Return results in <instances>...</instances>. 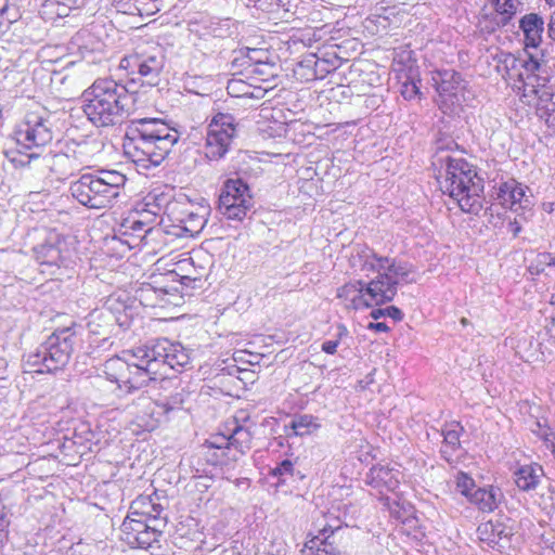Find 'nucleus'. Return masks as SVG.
Segmentation results:
<instances>
[{
	"mask_svg": "<svg viewBox=\"0 0 555 555\" xmlns=\"http://www.w3.org/2000/svg\"><path fill=\"white\" fill-rule=\"evenodd\" d=\"M191 364L190 350L178 341L162 337L151 339L132 350L129 363V382L124 385L129 393L139 391L138 404L149 405L151 398L140 388L158 377H167L168 370L182 372Z\"/></svg>",
	"mask_w": 555,
	"mask_h": 555,
	"instance_id": "1",
	"label": "nucleus"
},
{
	"mask_svg": "<svg viewBox=\"0 0 555 555\" xmlns=\"http://www.w3.org/2000/svg\"><path fill=\"white\" fill-rule=\"evenodd\" d=\"M180 140V132L160 118L133 119L126 128L124 152L137 170L158 167Z\"/></svg>",
	"mask_w": 555,
	"mask_h": 555,
	"instance_id": "2",
	"label": "nucleus"
},
{
	"mask_svg": "<svg viewBox=\"0 0 555 555\" xmlns=\"http://www.w3.org/2000/svg\"><path fill=\"white\" fill-rule=\"evenodd\" d=\"M135 78L126 82L113 78H98L82 93V111L89 121L98 127L121 124L134 102Z\"/></svg>",
	"mask_w": 555,
	"mask_h": 555,
	"instance_id": "3",
	"label": "nucleus"
},
{
	"mask_svg": "<svg viewBox=\"0 0 555 555\" xmlns=\"http://www.w3.org/2000/svg\"><path fill=\"white\" fill-rule=\"evenodd\" d=\"M439 184L444 194L456 202L463 212L478 215L483 208V179L464 158L438 155Z\"/></svg>",
	"mask_w": 555,
	"mask_h": 555,
	"instance_id": "4",
	"label": "nucleus"
},
{
	"mask_svg": "<svg viewBox=\"0 0 555 555\" xmlns=\"http://www.w3.org/2000/svg\"><path fill=\"white\" fill-rule=\"evenodd\" d=\"M83 335L85 327L79 324L54 330L26 357L25 372L50 374L63 370L69 363L73 353L82 346Z\"/></svg>",
	"mask_w": 555,
	"mask_h": 555,
	"instance_id": "5",
	"label": "nucleus"
},
{
	"mask_svg": "<svg viewBox=\"0 0 555 555\" xmlns=\"http://www.w3.org/2000/svg\"><path fill=\"white\" fill-rule=\"evenodd\" d=\"M127 178L117 170L98 169L70 183L72 196L89 209L113 207L124 193Z\"/></svg>",
	"mask_w": 555,
	"mask_h": 555,
	"instance_id": "6",
	"label": "nucleus"
},
{
	"mask_svg": "<svg viewBox=\"0 0 555 555\" xmlns=\"http://www.w3.org/2000/svg\"><path fill=\"white\" fill-rule=\"evenodd\" d=\"M55 124V114L44 108L27 113L14 132L21 156L18 159L12 158V162L26 166L40 157L43 147L54 138Z\"/></svg>",
	"mask_w": 555,
	"mask_h": 555,
	"instance_id": "7",
	"label": "nucleus"
},
{
	"mask_svg": "<svg viewBox=\"0 0 555 555\" xmlns=\"http://www.w3.org/2000/svg\"><path fill=\"white\" fill-rule=\"evenodd\" d=\"M166 63L165 50L159 44L138 47L133 52L124 55L119 61V69L125 70L128 80L135 78V85L154 87Z\"/></svg>",
	"mask_w": 555,
	"mask_h": 555,
	"instance_id": "8",
	"label": "nucleus"
},
{
	"mask_svg": "<svg viewBox=\"0 0 555 555\" xmlns=\"http://www.w3.org/2000/svg\"><path fill=\"white\" fill-rule=\"evenodd\" d=\"M414 267L412 263L397 258L387 257L380 275H376L369 282L366 294L371 296L375 306H380L393 300L400 283H414Z\"/></svg>",
	"mask_w": 555,
	"mask_h": 555,
	"instance_id": "9",
	"label": "nucleus"
},
{
	"mask_svg": "<svg viewBox=\"0 0 555 555\" xmlns=\"http://www.w3.org/2000/svg\"><path fill=\"white\" fill-rule=\"evenodd\" d=\"M34 257L42 267V272L56 274L75 266V251L70 244L60 234L50 233L44 242L34 246Z\"/></svg>",
	"mask_w": 555,
	"mask_h": 555,
	"instance_id": "10",
	"label": "nucleus"
},
{
	"mask_svg": "<svg viewBox=\"0 0 555 555\" xmlns=\"http://www.w3.org/2000/svg\"><path fill=\"white\" fill-rule=\"evenodd\" d=\"M253 206V197L248 184L241 178L224 182L218 201L220 214L234 221H242Z\"/></svg>",
	"mask_w": 555,
	"mask_h": 555,
	"instance_id": "11",
	"label": "nucleus"
},
{
	"mask_svg": "<svg viewBox=\"0 0 555 555\" xmlns=\"http://www.w3.org/2000/svg\"><path fill=\"white\" fill-rule=\"evenodd\" d=\"M236 134L235 117L228 113H218L210 120L205 143V155L209 160H219L229 152Z\"/></svg>",
	"mask_w": 555,
	"mask_h": 555,
	"instance_id": "12",
	"label": "nucleus"
},
{
	"mask_svg": "<svg viewBox=\"0 0 555 555\" xmlns=\"http://www.w3.org/2000/svg\"><path fill=\"white\" fill-rule=\"evenodd\" d=\"M348 531L347 526H343L339 520L335 524H325L318 534L310 539L307 547L309 555H341L343 539Z\"/></svg>",
	"mask_w": 555,
	"mask_h": 555,
	"instance_id": "13",
	"label": "nucleus"
},
{
	"mask_svg": "<svg viewBox=\"0 0 555 555\" xmlns=\"http://www.w3.org/2000/svg\"><path fill=\"white\" fill-rule=\"evenodd\" d=\"M431 82L441 104H461L462 92L466 87L461 73L454 69H437L431 72Z\"/></svg>",
	"mask_w": 555,
	"mask_h": 555,
	"instance_id": "14",
	"label": "nucleus"
},
{
	"mask_svg": "<svg viewBox=\"0 0 555 555\" xmlns=\"http://www.w3.org/2000/svg\"><path fill=\"white\" fill-rule=\"evenodd\" d=\"M507 517H498L481 522L477 527V535L480 542L488 547L503 550L509 545L511 538L514 534L513 528L507 524Z\"/></svg>",
	"mask_w": 555,
	"mask_h": 555,
	"instance_id": "15",
	"label": "nucleus"
},
{
	"mask_svg": "<svg viewBox=\"0 0 555 555\" xmlns=\"http://www.w3.org/2000/svg\"><path fill=\"white\" fill-rule=\"evenodd\" d=\"M177 288L165 283V276L160 275L152 282H143L134 291V299L143 307L155 308L171 304L168 296L175 295Z\"/></svg>",
	"mask_w": 555,
	"mask_h": 555,
	"instance_id": "16",
	"label": "nucleus"
},
{
	"mask_svg": "<svg viewBox=\"0 0 555 555\" xmlns=\"http://www.w3.org/2000/svg\"><path fill=\"white\" fill-rule=\"evenodd\" d=\"M402 478V473L397 465L377 464L370 468L366 474V483L378 491L380 494L385 492H395Z\"/></svg>",
	"mask_w": 555,
	"mask_h": 555,
	"instance_id": "17",
	"label": "nucleus"
},
{
	"mask_svg": "<svg viewBox=\"0 0 555 555\" xmlns=\"http://www.w3.org/2000/svg\"><path fill=\"white\" fill-rule=\"evenodd\" d=\"M495 199L504 208L515 212L530 206V201L526 196V188L515 179H508L499 184Z\"/></svg>",
	"mask_w": 555,
	"mask_h": 555,
	"instance_id": "18",
	"label": "nucleus"
},
{
	"mask_svg": "<svg viewBox=\"0 0 555 555\" xmlns=\"http://www.w3.org/2000/svg\"><path fill=\"white\" fill-rule=\"evenodd\" d=\"M539 79L530 78L527 91L534 93L537 113L540 118L545 119L550 128L555 130V87L552 85L546 89H533L539 87Z\"/></svg>",
	"mask_w": 555,
	"mask_h": 555,
	"instance_id": "19",
	"label": "nucleus"
},
{
	"mask_svg": "<svg viewBox=\"0 0 555 555\" xmlns=\"http://www.w3.org/2000/svg\"><path fill=\"white\" fill-rule=\"evenodd\" d=\"M70 44L88 63L100 62L103 56L104 43L88 30L78 31Z\"/></svg>",
	"mask_w": 555,
	"mask_h": 555,
	"instance_id": "20",
	"label": "nucleus"
},
{
	"mask_svg": "<svg viewBox=\"0 0 555 555\" xmlns=\"http://www.w3.org/2000/svg\"><path fill=\"white\" fill-rule=\"evenodd\" d=\"M269 476L275 479L274 486L281 488L284 492L293 491V489L297 488L298 481L305 478V475L296 469L295 462L289 459H284L276 463L270 469Z\"/></svg>",
	"mask_w": 555,
	"mask_h": 555,
	"instance_id": "21",
	"label": "nucleus"
},
{
	"mask_svg": "<svg viewBox=\"0 0 555 555\" xmlns=\"http://www.w3.org/2000/svg\"><path fill=\"white\" fill-rule=\"evenodd\" d=\"M102 311L104 322L109 323L111 326L117 324L119 327L127 330L132 322V307L127 305L126 300H121L119 297L111 296L106 300Z\"/></svg>",
	"mask_w": 555,
	"mask_h": 555,
	"instance_id": "22",
	"label": "nucleus"
},
{
	"mask_svg": "<svg viewBox=\"0 0 555 555\" xmlns=\"http://www.w3.org/2000/svg\"><path fill=\"white\" fill-rule=\"evenodd\" d=\"M367 287L369 282L362 280L349 282L337 289V297L349 300L350 307L354 310L370 308L375 306V302H373L371 296L366 294Z\"/></svg>",
	"mask_w": 555,
	"mask_h": 555,
	"instance_id": "23",
	"label": "nucleus"
},
{
	"mask_svg": "<svg viewBox=\"0 0 555 555\" xmlns=\"http://www.w3.org/2000/svg\"><path fill=\"white\" fill-rule=\"evenodd\" d=\"M521 66L524 68L522 72L519 73V81H521V96L527 99V102L530 103L531 99L534 98V93L528 92L527 87L530 82V78H537L539 79V87L537 89H546L547 87H551L552 83L550 82V78L547 76H542L540 74L541 70V64L538 61V59L533 56H529L527 60L520 61Z\"/></svg>",
	"mask_w": 555,
	"mask_h": 555,
	"instance_id": "24",
	"label": "nucleus"
},
{
	"mask_svg": "<svg viewBox=\"0 0 555 555\" xmlns=\"http://www.w3.org/2000/svg\"><path fill=\"white\" fill-rule=\"evenodd\" d=\"M526 47L538 48L544 33V20L538 13L525 14L519 21Z\"/></svg>",
	"mask_w": 555,
	"mask_h": 555,
	"instance_id": "25",
	"label": "nucleus"
},
{
	"mask_svg": "<svg viewBox=\"0 0 555 555\" xmlns=\"http://www.w3.org/2000/svg\"><path fill=\"white\" fill-rule=\"evenodd\" d=\"M385 262H387V256H380L366 246L352 257V266L358 267L359 271L366 276H370L371 273L380 275Z\"/></svg>",
	"mask_w": 555,
	"mask_h": 555,
	"instance_id": "26",
	"label": "nucleus"
},
{
	"mask_svg": "<svg viewBox=\"0 0 555 555\" xmlns=\"http://www.w3.org/2000/svg\"><path fill=\"white\" fill-rule=\"evenodd\" d=\"M544 476L543 467L537 463L519 466L514 472V481L521 491L535 490Z\"/></svg>",
	"mask_w": 555,
	"mask_h": 555,
	"instance_id": "27",
	"label": "nucleus"
},
{
	"mask_svg": "<svg viewBox=\"0 0 555 555\" xmlns=\"http://www.w3.org/2000/svg\"><path fill=\"white\" fill-rule=\"evenodd\" d=\"M504 495L500 488L494 486L478 488L474 491L473 498L469 502L477 506L483 513H491L503 501Z\"/></svg>",
	"mask_w": 555,
	"mask_h": 555,
	"instance_id": "28",
	"label": "nucleus"
},
{
	"mask_svg": "<svg viewBox=\"0 0 555 555\" xmlns=\"http://www.w3.org/2000/svg\"><path fill=\"white\" fill-rule=\"evenodd\" d=\"M129 509L131 511V515L147 518L150 521H152V519H167V517L163 515V505L155 502L151 495L138 496L131 502Z\"/></svg>",
	"mask_w": 555,
	"mask_h": 555,
	"instance_id": "29",
	"label": "nucleus"
},
{
	"mask_svg": "<svg viewBox=\"0 0 555 555\" xmlns=\"http://www.w3.org/2000/svg\"><path fill=\"white\" fill-rule=\"evenodd\" d=\"M463 431L464 428L457 422H451L443 426L441 430L443 447L440 452L446 461L451 462L454 452L461 448L460 438Z\"/></svg>",
	"mask_w": 555,
	"mask_h": 555,
	"instance_id": "30",
	"label": "nucleus"
},
{
	"mask_svg": "<svg viewBox=\"0 0 555 555\" xmlns=\"http://www.w3.org/2000/svg\"><path fill=\"white\" fill-rule=\"evenodd\" d=\"M397 77L401 83L400 93L404 100L411 101L420 96L421 80L418 78L417 68L413 66L401 68L398 70Z\"/></svg>",
	"mask_w": 555,
	"mask_h": 555,
	"instance_id": "31",
	"label": "nucleus"
},
{
	"mask_svg": "<svg viewBox=\"0 0 555 555\" xmlns=\"http://www.w3.org/2000/svg\"><path fill=\"white\" fill-rule=\"evenodd\" d=\"M166 526L167 519H152V525L147 526V529L134 538L130 544L145 550L154 547V544L159 543Z\"/></svg>",
	"mask_w": 555,
	"mask_h": 555,
	"instance_id": "32",
	"label": "nucleus"
},
{
	"mask_svg": "<svg viewBox=\"0 0 555 555\" xmlns=\"http://www.w3.org/2000/svg\"><path fill=\"white\" fill-rule=\"evenodd\" d=\"M129 363L130 358L128 360L119 357L111 358L105 361L103 373L108 380L118 384L121 388V384L129 382Z\"/></svg>",
	"mask_w": 555,
	"mask_h": 555,
	"instance_id": "33",
	"label": "nucleus"
},
{
	"mask_svg": "<svg viewBox=\"0 0 555 555\" xmlns=\"http://www.w3.org/2000/svg\"><path fill=\"white\" fill-rule=\"evenodd\" d=\"M320 427L318 418L310 414L295 415L288 425L285 426L287 436H307Z\"/></svg>",
	"mask_w": 555,
	"mask_h": 555,
	"instance_id": "34",
	"label": "nucleus"
},
{
	"mask_svg": "<svg viewBox=\"0 0 555 555\" xmlns=\"http://www.w3.org/2000/svg\"><path fill=\"white\" fill-rule=\"evenodd\" d=\"M130 14H139L141 16H151L163 8L164 0H116Z\"/></svg>",
	"mask_w": 555,
	"mask_h": 555,
	"instance_id": "35",
	"label": "nucleus"
},
{
	"mask_svg": "<svg viewBox=\"0 0 555 555\" xmlns=\"http://www.w3.org/2000/svg\"><path fill=\"white\" fill-rule=\"evenodd\" d=\"M230 430V439L232 443V449L236 450L241 454H245L251 448L253 441V433L249 428L237 424V421H234V426L229 428Z\"/></svg>",
	"mask_w": 555,
	"mask_h": 555,
	"instance_id": "36",
	"label": "nucleus"
},
{
	"mask_svg": "<svg viewBox=\"0 0 555 555\" xmlns=\"http://www.w3.org/2000/svg\"><path fill=\"white\" fill-rule=\"evenodd\" d=\"M111 324L104 322L103 311L94 310L89 314L87 323L88 333L92 336L101 337L100 341H106L111 334Z\"/></svg>",
	"mask_w": 555,
	"mask_h": 555,
	"instance_id": "37",
	"label": "nucleus"
},
{
	"mask_svg": "<svg viewBox=\"0 0 555 555\" xmlns=\"http://www.w3.org/2000/svg\"><path fill=\"white\" fill-rule=\"evenodd\" d=\"M150 525H152V521L147 520V518L131 515V511L129 509V514L122 521L121 530L126 533L128 542L131 543V541L147 529Z\"/></svg>",
	"mask_w": 555,
	"mask_h": 555,
	"instance_id": "38",
	"label": "nucleus"
},
{
	"mask_svg": "<svg viewBox=\"0 0 555 555\" xmlns=\"http://www.w3.org/2000/svg\"><path fill=\"white\" fill-rule=\"evenodd\" d=\"M150 224L140 219L138 214H131L128 217H126L122 222L120 223V233L124 235H137L139 237H142L144 234L151 231Z\"/></svg>",
	"mask_w": 555,
	"mask_h": 555,
	"instance_id": "39",
	"label": "nucleus"
},
{
	"mask_svg": "<svg viewBox=\"0 0 555 555\" xmlns=\"http://www.w3.org/2000/svg\"><path fill=\"white\" fill-rule=\"evenodd\" d=\"M275 77V64L271 62H261L254 64L248 69L246 78L256 79L259 81H269L270 78Z\"/></svg>",
	"mask_w": 555,
	"mask_h": 555,
	"instance_id": "40",
	"label": "nucleus"
},
{
	"mask_svg": "<svg viewBox=\"0 0 555 555\" xmlns=\"http://www.w3.org/2000/svg\"><path fill=\"white\" fill-rule=\"evenodd\" d=\"M317 65L315 77L318 79H324L330 73L339 67L340 59L336 54H325L324 56L317 55Z\"/></svg>",
	"mask_w": 555,
	"mask_h": 555,
	"instance_id": "41",
	"label": "nucleus"
},
{
	"mask_svg": "<svg viewBox=\"0 0 555 555\" xmlns=\"http://www.w3.org/2000/svg\"><path fill=\"white\" fill-rule=\"evenodd\" d=\"M401 531L418 543H423L426 538L425 529L416 517L405 518L402 521Z\"/></svg>",
	"mask_w": 555,
	"mask_h": 555,
	"instance_id": "42",
	"label": "nucleus"
},
{
	"mask_svg": "<svg viewBox=\"0 0 555 555\" xmlns=\"http://www.w3.org/2000/svg\"><path fill=\"white\" fill-rule=\"evenodd\" d=\"M317 54H308L298 63L296 73L307 81L318 80L317 74Z\"/></svg>",
	"mask_w": 555,
	"mask_h": 555,
	"instance_id": "43",
	"label": "nucleus"
},
{
	"mask_svg": "<svg viewBox=\"0 0 555 555\" xmlns=\"http://www.w3.org/2000/svg\"><path fill=\"white\" fill-rule=\"evenodd\" d=\"M456 490L468 501L473 498L474 491L478 490L475 480L464 472H459L455 476Z\"/></svg>",
	"mask_w": 555,
	"mask_h": 555,
	"instance_id": "44",
	"label": "nucleus"
},
{
	"mask_svg": "<svg viewBox=\"0 0 555 555\" xmlns=\"http://www.w3.org/2000/svg\"><path fill=\"white\" fill-rule=\"evenodd\" d=\"M547 267H555V255L551 253H540L529 264L528 271L532 275H539L543 273Z\"/></svg>",
	"mask_w": 555,
	"mask_h": 555,
	"instance_id": "45",
	"label": "nucleus"
},
{
	"mask_svg": "<svg viewBox=\"0 0 555 555\" xmlns=\"http://www.w3.org/2000/svg\"><path fill=\"white\" fill-rule=\"evenodd\" d=\"M250 66L251 64L248 60V55L244 53V49L233 52V56L230 62V69L233 70V75L242 74L246 77Z\"/></svg>",
	"mask_w": 555,
	"mask_h": 555,
	"instance_id": "46",
	"label": "nucleus"
},
{
	"mask_svg": "<svg viewBox=\"0 0 555 555\" xmlns=\"http://www.w3.org/2000/svg\"><path fill=\"white\" fill-rule=\"evenodd\" d=\"M494 4L495 11L500 16L498 23L506 25L516 13V5L514 0H495Z\"/></svg>",
	"mask_w": 555,
	"mask_h": 555,
	"instance_id": "47",
	"label": "nucleus"
},
{
	"mask_svg": "<svg viewBox=\"0 0 555 555\" xmlns=\"http://www.w3.org/2000/svg\"><path fill=\"white\" fill-rule=\"evenodd\" d=\"M66 157H73L78 162L79 165L86 164L89 162L88 154V143L87 142H73L67 145Z\"/></svg>",
	"mask_w": 555,
	"mask_h": 555,
	"instance_id": "48",
	"label": "nucleus"
},
{
	"mask_svg": "<svg viewBox=\"0 0 555 555\" xmlns=\"http://www.w3.org/2000/svg\"><path fill=\"white\" fill-rule=\"evenodd\" d=\"M349 332L344 324H338L334 339L322 343L321 350L327 354H335L339 343L348 336Z\"/></svg>",
	"mask_w": 555,
	"mask_h": 555,
	"instance_id": "49",
	"label": "nucleus"
},
{
	"mask_svg": "<svg viewBox=\"0 0 555 555\" xmlns=\"http://www.w3.org/2000/svg\"><path fill=\"white\" fill-rule=\"evenodd\" d=\"M184 402V395L182 392H176L170 397L156 402V406L159 408L164 414H168L171 411L179 410L182 408Z\"/></svg>",
	"mask_w": 555,
	"mask_h": 555,
	"instance_id": "50",
	"label": "nucleus"
},
{
	"mask_svg": "<svg viewBox=\"0 0 555 555\" xmlns=\"http://www.w3.org/2000/svg\"><path fill=\"white\" fill-rule=\"evenodd\" d=\"M370 317L378 320L383 317H389L395 321H401L404 317L403 312L396 306H388L386 308H378L371 311Z\"/></svg>",
	"mask_w": 555,
	"mask_h": 555,
	"instance_id": "51",
	"label": "nucleus"
},
{
	"mask_svg": "<svg viewBox=\"0 0 555 555\" xmlns=\"http://www.w3.org/2000/svg\"><path fill=\"white\" fill-rule=\"evenodd\" d=\"M206 444L210 449H232V443L230 439V430L228 429L227 434H217L211 436L208 440H206Z\"/></svg>",
	"mask_w": 555,
	"mask_h": 555,
	"instance_id": "52",
	"label": "nucleus"
},
{
	"mask_svg": "<svg viewBox=\"0 0 555 555\" xmlns=\"http://www.w3.org/2000/svg\"><path fill=\"white\" fill-rule=\"evenodd\" d=\"M10 511L0 502V548L4 545L8 539V529L10 527Z\"/></svg>",
	"mask_w": 555,
	"mask_h": 555,
	"instance_id": "53",
	"label": "nucleus"
},
{
	"mask_svg": "<svg viewBox=\"0 0 555 555\" xmlns=\"http://www.w3.org/2000/svg\"><path fill=\"white\" fill-rule=\"evenodd\" d=\"M286 2L287 0H258L255 8L264 13H279Z\"/></svg>",
	"mask_w": 555,
	"mask_h": 555,
	"instance_id": "54",
	"label": "nucleus"
},
{
	"mask_svg": "<svg viewBox=\"0 0 555 555\" xmlns=\"http://www.w3.org/2000/svg\"><path fill=\"white\" fill-rule=\"evenodd\" d=\"M186 222L189 223V225H185L184 229L186 232H190L191 235H193L194 233H198L202 231V229L204 228V225L206 223V219L204 218V216H199L198 214L190 212L188 215Z\"/></svg>",
	"mask_w": 555,
	"mask_h": 555,
	"instance_id": "55",
	"label": "nucleus"
},
{
	"mask_svg": "<svg viewBox=\"0 0 555 555\" xmlns=\"http://www.w3.org/2000/svg\"><path fill=\"white\" fill-rule=\"evenodd\" d=\"M244 53L248 55L251 66L261 62H269V52L264 49L244 48Z\"/></svg>",
	"mask_w": 555,
	"mask_h": 555,
	"instance_id": "56",
	"label": "nucleus"
},
{
	"mask_svg": "<svg viewBox=\"0 0 555 555\" xmlns=\"http://www.w3.org/2000/svg\"><path fill=\"white\" fill-rule=\"evenodd\" d=\"M16 10L9 7L8 0H0V25L2 23H13L16 18Z\"/></svg>",
	"mask_w": 555,
	"mask_h": 555,
	"instance_id": "57",
	"label": "nucleus"
},
{
	"mask_svg": "<svg viewBox=\"0 0 555 555\" xmlns=\"http://www.w3.org/2000/svg\"><path fill=\"white\" fill-rule=\"evenodd\" d=\"M43 8L48 9L51 13L57 16H66L69 8L61 2V0H44L42 3Z\"/></svg>",
	"mask_w": 555,
	"mask_h": 555,
	"instance_id": "58",
	"label": "nucleus"
},
{
	"mask_svg": "<svg viewBox=\"0 0 555 555\" xmlns=\"http://www.w3.org/2000/svg\"><path fill=\"white\" fill-rule=\"evenodd\" d=\"M180 263H181V268H182V269H184V266H185V264H192V266L194 267L195 272H196V274H195V275H193V276H190V275H184V276H182V280H183V281H184V280H189V281H196V280H199V279L204 275L205 270H206V269H205V267H203V266H199V267H198V269H197V268L195 267L194 258H193V257H190L189 259H184V260H182Z\"/></svg>",
	"mask_w": 555,
	"mask_h": 555,
	"instance_id": "59",
	"label": "nucleus"
},
{
	"mask_svg": "<svg viewBox=\"0 0 555 555\" xmlns=\"http://www.w3.org/2000/svg\"><path fill=\"white\" fill-rule=\"evenodd\" d=\"M228 91L230 94L236 96V94H234L235 91H238L240 93L238 94H243V92L245 91H249L250 89V86H247L244 81L242 80H231L229 83H228V87H227Z\"/></svg>",
	"mask_w": 555,
	"mask_h": 555,
	"instance_id": "60",
	"label": "nucleus"
},
{
	"mask_svg": "<svg viewBox=\"0 0 555 555\" xmlns=\"http://www.w3.org/2000/svg\"><path fill=\"white\" fill-rule=\"evenodd\" d=\"M532 431L538 435L546 444H552V442H554L553 439H555V433L550 426H544L542 431H537L535 429H532Z\"/></svg>",
	"mask_w": 555,
	"mask_h": 555,
	"instance_id": "61",
	"label": "nucleus"
},
{
	"mask_svg": "<svg viewBox=\"0 0 555 555\" xmlns=\"http://www.w3.org/2000/svg\"><path fill=\"white\" fill-rule=\"evenodd\" d=\"M267 93V88L255 87L253 90L243 92V94H236V96L251 98V99H262Z\"/></svg>",
	"mask_w": 555,
	"mask_h": 555,
	"instance_id": "62",
	"label": "nucleus"
},
{
	"mask_svg": "<svg viewBox=\"0 0 555 555\" xmlns=\"http://www.w3.org/2000/svg\"><path fill=\"white\" fill-rule=\"evenodd\" d=\"M212 34L215 37H225L230 35L229 20H225L224 23H218L217 27L212 28Z\"/></svg>",
	"mask_w": 555,
	"mask_h": 555,
	"instance_id": "63",
	"label": "nucleus"
},
{
	"mask_svg": "<svg viewBox=\"0 0 555 555\" xmlns=\"http://www.w3.org/2000/svg\"><path fill=\"white\" fill-rule=\"evenodd\" d=\"M547 35L553 41H555V10L550 15L547 23Z\"/></svg>",
	"mask_w": 555,
	"mask_h": 555,
	"instance_id": "64",
	"label": "nucleus"
}]
</instances>
